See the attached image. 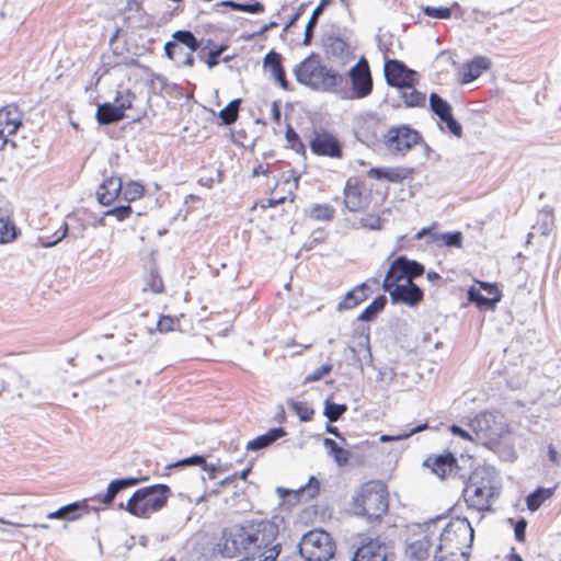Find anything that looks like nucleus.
Segmentation results:
<instances>
[{"mask_svg":"<svg viewBox=\"0 0 561 561\" xmlns=\"http://www.w3.org/2000/svg\"><path fill=\"white\" fill-rule=\"evenodd\" d=\"M286 432L283 427L271 428L265 434L260 435L247 444V450H261L271 446L277 439L284 437Z\"/></svg>","mask_w":561,"mask_h":561,"instance_id":"nucleus-25","label":"nucleus"},{"mask_svg":"<svg viewBox=\"0 0 561 561\" xmlns=\"http://www.w3.org/2000/svg\"><path fill=\"white\" fill-rule=\"evenodd\" d=\"M479 284L480 288L471 287L468 290V299L476 302L480 308L494 309L501 299L497 288L489 283Z\"/></svg>","mask_w":561,"mask_h":561,"instance_id":"nucleus-19","label":"nucleus"},{"mask_svg":"<svg viewBox=\"0 0 561 561\" xmlns=\"http://www.w3.org/2000/svg\"><path fill=\"white\" fill-rule=\"evenodd\" d=\"M443 522L442 517L431 519L423 525H417V531L410 539L405 554L411 561H425L428 559L433 542L437 537L439 530V523Z\"/></svg>","mask_w":561,"mask_h":561,"instance_id":"nucleus-9","label":"nucleus"},{"mask_svg":"<svg viewBox=\"0 0 561 561\" xmlns=\"http://www.w3.org/2000/svg\"><path fill=\"white\" fill-rule=\"evenodd\" d=\"M424 466L430 468L442 480L451 474L456 476L459 469L456 458L451 453L430 456L424 461Z\"/></svg>","mask_w":561,"mask_h":561,"instance_id":"nucleus-17","label":"nucleus"},{"mask_svg":"<svg viewBox=\"0 0 561 561\" xmlns=\"http://www.w3.org/2000/svg\"><path fill=\"white\" fill-rule=\"evenodd\" d=\"M359 225L362 228L369 230H380L381 229V218L374 214H366L359 219Z\"/></svg>","mask_w":561,"mask_h":561,"instance_id":"nucleus-49","label":"nucleus"},{"mask_svg":"<svg viewBox=\"0 0 561 561\" xmlns=\"http://www.w3.org/2000/svg\"><path fill=\"white\" fill-rule=\"evenodd\" d=\"M474 531L466 517H457L445 526L439 524L433 561H468Z\"/></svg>","mask_w":561,"mask_h":561,"instance_id":"nucleus-2","label":"nucleus"},{"mask_svg":"<svg viewBox=\"0 0 561 561\" xmlns=\"http://www.w3.org/2000/svg\"><path fill=\"white\" fill-rule=\"evenodd\" d=\"M123 183L119 178H108L103 181L96 191V197L100 204L111 205L122 193Z\"/></svg>","mask_w":561,"mask_h":561,"instance_id":"nucleus-21","label":"nucleus"},{"mask_svg":"<svg viewBox=\"0 0 561 561\" xmlns=\"http://www.w3.org/2000/svg\"><path fill=\"white\" fill-rule=\"evenodd\" d=\"M125 113H122L114 103H103L96 108V119L101 125H108L122 121Z\"/></svg>","mask_w":561,"mask_h":561,"instance_id":"nucleus-28","label":"nucleus"},{"mask_svg":"<svg viewBox=\"0 0 561 561\" xmlns=\"http://www.w3.org/2000/svg\"><path fill=\"white\" fill-rule=\"evenodd\" d=\"M310 149L317 156L341 158L342 149L339 140L325 130L314 131L310 138Z\"/></svg>","mask_w":561,"mask_h":561,"instance_id":"nucleus-15","label":"nucleus"},{"mask_svg":"<svg viewBox=\"0 0 561 561\" xmlns=\"http://www.w3.org/2000/svg\"><path fill=\"white\" fill-rule=\"evenodd\" d=\"M368 204L367 195H364L358 185L347 181L344 190V205L350 211H358Z\"/></svg>","mask_w":561,"mask_h":561,"instance_id":"nucleus-22","label":"nucleus"},{"mask_svg":"<svg viewBox=\"0 0 561 561\" xmlns=\"http://www.w3.org/2000/svg\"><path fill=\"white\" fill-rule=\"evenodd\" d=\"M286 140L290 148L297 153H305V145L290 125H288L286 129Z\"/></svg>","mask_w":561,"mask_h":561,"instance_id":"nucleus-48","label":"nucleus"},{"mask_svg":"<svg viewBox=\"0 0 561 561\" xmlns=\"http://www.w3.org/2000/svg\"><path fill=\"white\" fill-rule=\"evenodd\" d=\"M240 11L249 13H261L264 11V5L259 1H254L252 3H240Z\"/></svg>","mask_w":561,"mask_h":561,"instance_id":"nucleus-58","label":"nucleus"},{"mask_svg":"<svg viewBox=\"0 0 561 561\" xmlns=\"http://www.w3.org/2000/svg\"><path fill=\"white\" fill-rule=\"evenodd\" d=\"M170 489L164 484H154L138 489L126 505L123 503L119 508H125L137 517H148L151 513L161 510L168 501Z\"/></svg>","mask_w":561,"mask_h":561,"instance_id":"nucleus-6","label":"nucleus"},{"mask_svg":"<svg viewBox=\"0 0 561 561\" xmlns=\"http://www.w3.org/2000/svg\"><path fill=\"white\" fill-rule=\"evenodd\" d=\"M227 46H220L216 49H211L208 53V58L206 59V65L209 69L214 68L219 62L220 55L226 50Z\"/></svg>","mask_w":561,"mask_h":561,"instance_id":"nucleus-56","label":"nucleus"},{"mask_svg":"<svg viewBox=\"0 0 561 561\" xmlns=\"http://www.w3.org/2000/svg\"><path fill=\"white\" fill-rule=\"evenodd\" d=\"M332 0H320L318 5L314 8V10L311 13V16L306 25L305 28V36H304V45H310L312 36H313V28L316 27L319 16L323 13L324 9L331 4Z\"/></svg>","mask_w":561,"mask_h":561,"instance_id":"nucleus-29","label":"nucleus"},{"mask_svg":"<svg viewBox=\"0 0 561 561\" xmlns=\"http://www.w3.org/2000/svg\"><path fill=\"white\" fill-rule=\"evenodd\" d=\"M164 53L170 59L174 60L179 66H182V67H193L194 66L193 53L184 51V47H182L178 43H165Z\"/></svg>","mask_w":561,"mask_h":561,"instance_id":"nucleus-26","label":"nucleus"},{"mask_svg":"<svg viewBox=\"0 0 561 561\" xmlns=\"http://www.w3.org/2000/svg\"><path fill=\"white\" fill-rule=\"evenodd\" d=\"M80 504L79 503H71L68 505H65L60 507L59 510L51 512L47 515L48 519H68V520H75L78 517L72 515L77 510H79Z\"/></svg>","mask_w":561,"mask_h":561,"instance_id":"nucleus-40","label":"nucleus"},{"mask_svg":"<svg viewBox=\"0 0 561 561\" xmlns=\"http://www.w3.org/2000/svg\"><path fill=\"white\" fill-rule=\"evenodd\" d=\"M552 495L550 489L539 488L535 492L530 493L526 499V504L529 511H537L541 504Z\"/></svg>","mask_w":561,"mask_h":561,"instance_id":"nucleus-35","label":"nucleus"},{"mask_svg":"<svg viewBox=\"0 0 561 561\" xmlns=\"http://www.w3.org/2000/svg\"><path fill=\"white\" fill-rule=\"evenodd\" d=\"M150 287L153 293H161L163 288V284L161 278L153 276Z\"/></svg>","mask_w":561,"mask_h":561,"instance_id":"nucleus-63","label":"nucleus"},{"mask_svg":"<svg viewBox=\"0 0 561 561\" xmlns=\"http://www.w3.org/2000/svg\"><path fill=\"white\" fill-rule=\"evenodd\" d=\"M403 170L400 169H388L385 173V179H387L390 182H399L405 178L404 174H402Z\"/></svg>","mask_w":561,"mask_h":561,"instance_id":"nucleus-59","label":"nucleus"},{"mask_svg":"<svg viewBox=\"0 0 561 561\" xmlns=\"http://www.w3.org/2000/svg\"><path fill=\"white\" fill-rule=\"evenodd\" d=\"M287 404L299 416L300 421L308 422L312 419L314 411L307 403L290 399Z\"/></svg>","mask_w":561,"mask_h":561,"instance_id":"nucleus-39","label":"nucleus"},{"mask_svg":"<svg viewBox=\"0 0 561 561\" xmlns=\"http://www.w3.org/2000/svg\"><path fill=\"white\" fill-rule=\"evenodd\" d=\"M324 54L328 58L345 64L352 57V47L347 38L335 32L327 33L322 38Z\"/></svg>","mask_w":561,"mask_h":561,"instance_id":"nucleus-13","label":"nucleus"},{"mask_svg":"<svg viewBox=\"0 0 561 561\" xmlns=\"http://www.w3.org/2000/svg\"><path fill=\"white\" fill-rule=\"evenodd\" d=\"M423 12L434 19H449L451 16V10L449 8H434L426 5L423 8Z\"/></svg>","mask_w":561,"mask_h":561,"instance_id":"nucleus-51","label":"nucleus"},{"mask_svg":"<svg viewBox=\"0 0 561 561\" xmlns=\"http://www.w3.org/2000/svg\"><path fill=\"white\" fill-rule=\"evenodd\" d=\"M387 304L386 296L381 295L376 297L369 306H367L364 311L358 317L362 321H371L381 310H383Z\"/></svg>","mask_w":561,"mask_h":561,"instance_id":"nucleus-33","label":"nucleus"},{"mask_svg":"<svg viewBox=\"0 0 561 561\" xmlns=\"http://www.w3.org/2000/svg\"><path fill=\"white\" fill-rule=\"evenodd\" d=\"M294 75L299 83L321 92H334L344 81L342 75L324 66L316 54L297 65Z\"/></svg>","mask_w":561,"mask_h":561,"instance_id":"nucleus-4","label":"nucleus"},{"mask_svg":"<svg viewBox=\"0 0 561 561\" xmlns=\"http://www.w3.org/2000/svg\"><path fill=\"white\" fill-rule=\"evenodd\" d=\"M282 59L280 54L275 50H270L264 57L263 66L271 72V76L278 82L280 88L288 91L290 90V85L282 66Z\"/></svg>","mask_w":561,"mask_h":561,"instance_id":"nucleus-20","label":"nucleus"},{"mask_svg":"<svg viewBox=\"0 0 561 561\" xmlns=\"http://www.w3.org/2000/svg\"><path fill=\"white\" fill-rule=\"evenodd\" d=\"M500 480L491 467H478L469 477L463 489V499L469 508L478 512L490 511L499 496Z\"/></svg>","mask_w":561,"mask_h":561,"instance_id":"nucleus-3","label":"nucleus"},{"mask_svg":"<svg viewBox=\"0 0 561 561\" xmlns=\"http://www.w3.org/2000/svg\"><path fill=\"white\" fill-rule=\"evenodd\" d=\"M430 107L440 121L451 114L450 104L436 93L430 95Z\"/></svg>","mask_w":561,"mask_h":561,"instance_id":"nucleus-34","label":"nucleus"},{"mask_svg":"<svg viewBox=\"0 0 561 561\" xmlns=\"http://www.w3.org/2000/svg\"><path fill=\"white\" fill-rule=\"evenodd\" d=\"M347 410L345 404H337L327 400L324 402L323 414L330 422H336Z\"/></svg>","mask_w":561,"mask_h":561,"instance_id":"nucleus-43","label":"nucleus"},{"mask_svg":"<svg viewBox=\"0 0 561 561\" xmlns=\"http://www.w3.org/2000/svg\"><path fill=\"white\" fill-rule=\"evenodd\" d=\"M526 526H527V523H526L525 519H519L516 523L515 528H514V533H515V538L518 541H524L525 540Z\"/></svg>","mask_w":561,"mask_h":561,"instance_id":"nucleus-61","label":"nucleus"},{"mask_svg":"<svg viewBox=\"0 0 561 561\" xmlns=\"http://www.w3.org/2000/svg\"><path fill=\"white\" fill-rule=\"evenodd\" d=\"M21 124V113L15 105H7L0 110V129L8 135L15 134Z\"/></svg>","mask_w":561,"mask_h":561,"instance_id":"nucleus-24","label":"nucleus"},{"mask_svg":"<svg viewBox=\"0 0 561 561\" xmlns=\"http://www.w3.org/2000/svg\"><path fill=\"white\" fill-rule=\"evenodd\" d=\"M350 78L355 98L363 99L370 94L373 90V79L369 66L365 59H362L351 68Z\"/></svg>","mask_w":561,"mask_h":561,"instance_id":"nucleus-16","label":"nucleus"},{"mask_svg":"<svg viewBox=\"0 0 561 561\" xmlns=\"http://www.w3.org/2000/svg\"><path fill=\"white\" fill-rule=\"evenodd\" d=\"M431 241L440 247L460 248L462 243V233L460 231L433 232L431 234Z\"/></svg>","mask_w":561,"mask_h":561,"instance_id":"nucleus-30","label":"nucleus"},{"mask_svg":"<svg viewBox=\"0 0 561 561\" xmlns=\"http://www.w3.org/2000/svg\"><path fill=\"white\" fill-rule=\"evenodd\" d=\"M392 304H404L410 307L417 305L423 299L422 289L413 282L407 280L387 290Z\"/></svg>","mask_w":561,"mask_h":561,"instance_id":"nucleus-18","label":"nucleus"},{"mask_svg":"<svg viewBox=\"0 0 561 561\" xmlns=\"http://www.w3.org/2000/svg\"><path fill=\"white\" fill-rule=\"evenodd\" d=\"M320 491V482L316 477H310L309 481L306 485L300 486L297 490V494L301 500H312L314 499Z\"/></svg>","mask_w":561,"mask_h":561,"instance_id":"nucleus-38","label":"nucleus"},{"mask_svg":"<svg viewBox=\"0 0 561 561\" xmlns=\"http://www.w3.org/2000/svg\"><path fill=\"white\" fill-rule=\"evenodd\" d=\"M60 229H61L60 234L57 238H55L54 240H50L49 238L45 239L44 237H39L38 241L41 242L42 247L49 248V247L57 244L59 241H61L68 232V225L66 222H62Z\"/></svg>","mask_w":561,"mask_h":561,"instance_id":"nucleus-54","label":"nucleus"},{"mask_svg":"<svg viewBox=\"0 0 561 561\" xmlns=\"http://www.w3.org/2000/svg\"><path fill=\"white\" fill-rule=\"evenodd\" d=\"M391 557L390 546L379 539H369L356 549L353 561H390Z\"/></svg>","mask_w":561,"mask_h":561,"instance_id":"nucleus-14","label":"nucleus"},{"mask_svg":"<svg viewBox=\"0 0 561 561\" xmlns=\"http://www.w3.org/2000/svg\"><path fill=\"white\" fill-rule=\"evenodd\" d=\"M352 507L357 516L366 517L369 522L380 520L388 511L386 485L379 481L365 483L353 497Z\"/></svg>","mask_w":561,"mask_h":561,"instance_id":"nucleus-5","label":"nucleus"},{"mask_svg":"<svg viewBox=\"0 0 561 561\" xmlns=\"http://www.w3.org/2000/svg\"><path fill=\"white\" fill-rule=\"evenodd\" d=\"M360 300L356 299L354 296V293L350 291L346 294L344 299V307L345 308H353L359 304Z\"/></svg>","mask_w":561,"mask_h":561,"instance_id":"nucleus-62","label":"nucleus"},{"mask_svg":"<svg viewBox=\"0 0 561 561\" xmlns=\"http://www.w3.org/2000/svg\"><path fill=\"white\" fill-rule=\"evenodd\" d=\"M205 463H206V460L203 456L194 455V456L184 458L182 460H179L178 462L171 465L170 468H178V467H185V466H201L203 469Z\"/></svg>","mask_w":561,"mask_h":561,"instance_id":"nucleus-52","label":"nucleus"},{"mask_svg":"<svg viewBox=\"0 0 561 561\" xmlns=\"http://www.w3.org/2000/svg\"><path fill=\"white\" fill-rule=\"evenodd\" d=\"M180 319L176 317L173 318L170 316H161L157 322L156 329H150L149 333L152 334L154 331L160 333H168L174 331Z\"/></svg>","mask_w":561,"mask_h":561,"instance_id":"nucleus-46","label":"nucleus"},{"mask_svg":"<svg viewBox=\"0 0 561 561\" xmlns=\"http://www.w3.org/2000/svg\"><path fill=\"white\" fill-rule=\"evenodd\" d=\"M173 41L170 43H178L182 47H187L191 53L196 51L201 44L191 31H176L173 35Z\"/></svg>","mask_w":561,"mask_h":561,"instance_id":"nucleus-31","label":"nucleus"},{"mask_svg":"<svg viewBox=\"0 0 561 561\" xmlns=\"http://www.w3.org/2000/svg\"><path fill=\"white\" fill-rule=\"evenodd\" d=\"M277 537L278 526L274 522H251L234 533H225L224 546L228 553L239 552L257 561H275L282 550Z\"/></svg>","mask_w":561,"mask_h":561,"instance_id":"nucleus-1","label":"nucleus"},{"mask_svg":"<svg viewBox=\"0 0 561 561\" xmlns=\"http://www.w3.org/2000/svg\"><path fill=\"white\" fill-rule=\"evenodd\" d=\"M323 445L329 450V454L333 456L335 462L343 467L348 463L350 451L341 448L335 440L332 438H324Z\"/></svg>","mask_w":561,"mask_h":561,"instance_id":"nucleus-32","label":"nucleus"},{"mask_svg":"<svg viewBox=\"0 0 561 561\" xmlns=\"http://www.w3.org/2000/svg\"><path fill=\"white\" fill-rule=\"evenodd\" d=\"M385 173H386V170H382V169H379V168H373L368 171V175L370 178H375V179H385Z\"/></svg>","mask_w":561,"mask_h":561,"instance_id":"nucleus-64","label":"nucleus"},{"mask_svg":"<svg viewBox=\"0 0 561 561\" xmlns=\"http://www.w3.org/2000/svg\"><path fill=\"white\" fill-rule=\"evenodd\" d=\"M135 99V93L129 89L118 90L115 95L114 104L118 106L122 113H125L126 110L131 108Z\"/></svg>","mask_w":561,"mask_h":561,"instance_id":"nucleus-41","label":"nucleus"},{"mask_svg":"<svg viewBox=\"0 0 561 561\" xmlns=\"http://www.w3.org/2000/svg\"><path fill=\"white\" fill-rule=\"evenodd\" d=\"M401 98L403 99L404 103L412 107V106H420L425 103L426 96L424 93H421L413 89L411 87L410 89H403Z\"/></svg>","mask_w":561,"mask_h":561,"instance_id":"nucleus-44","label":"nucleus"},{"mask_svg":"<svg viewBox=\"0 0 561 561\" xmlns=\"http://www.w3.org/2000/svg\"><path fill=\"white\" fill-rule=\"evenodd\" d=\"M203 470L207 472L209 479H215L218 473L227 471L228 467L224 465H209L206 462Z\"/></svg>","mask_w":561,"mask_h":561,"instance_id":"nucleus-57","label":"nucleus"},{"mask_svg":"<svg viewBox=\"0 0 561 561\" xmlns=\"http://www.w3.org/2000/svg\"><path fill=\"white\" fill-rule=\"evenodd\" d=\"M334 208L329 204H318L311 209L310 216L316 220L330 221L334 216Z\"/></svg>","mask_w":561,"mask_h":561,"instance_id":"nucleus-45","label":"nucleus"},{"mask_svg":"<svg viewBox=\"0 0 561 561\" xmlns=\"http://www.w3.org/2000/svg\"><path fill=\"white\" fill-rule=\"evenodd\" d=\"M383 73L389 85L400 89H410L416 81V72L396 59L386 61Z\"/></svg>","mask_w":561,"mask_h":561,"instance_id":"nucleus-12","label":"nucleus"},{"mask_svg":"<svg viewBox=\"0 0 561 561\" xmlns=\"http://www.w3.org/2000/svg\"><path fill=\"white\" fill-rule=\"evenodd\" d=\"M428 427L427 423H422L413 428H410L409 431H404V432H399L394 435H381L380 436V440L382 443H387V442H394V440H401V439H405L410 436H412L413 434L415 433H419V432H422L424 430H426Z\"/></svg>","mask_w":561,"mask_h":561,"instance_id":"nucleus-47","label":"nucleus"},{"mask_svg":"<svg viewBox=\"0 0 561 561\" xmlns=\"http://www.w3.org/2000/svg\"><path fill=\"white\" fill-rule=\"evenodd\" d=\"M241 100H232L226 107L219 112V117L225 125H231L238 119Z\"/></svg>","mask_w":561,"mask_h":561,"instance_id":"nucleus-36","label":"nucleus"},{"mask_svg":"<svg viewBox=\"0 0 561 561\" xmlns=\"http://www.w3.org/2000/svg\"><path fill=\"white\" fill-rule=\"evenodd\" d=\"M424 267L416 261H410L404 256L397 257L388 268L382 284L383 290H390V287L413 282V278L422 275Z\"/></svg>","mask_w":561,"mask_h":561,"instance_id":"nucleus-10","label":"nucleus"},{"mask_svg":"<svg viewBox=\"0 0 561 561\" xmlns=\"http://www.w3.org/2000/svg\"><path fill=\"white\" fill-rule=\"evenodd\" d=\"M473 434V443L491 447L497 443L506 431L504 417L501 414L484 412L478 414L469 423Z\"/></svg>","mask_w":561,"mask_h":561,"instance_id":"nucleus-7","label":"nucleus"},{"mask_svg":"<svg viewBox=\"0 0 561 561\" xmlns=\"http://www.w3.org/2000/svg\"><path fill=\"white\" fill-rule=\"evenodd\" d=\"M131 211L133 209L129 205H124L111 208L106 210L104 215L115 217L118 221H123L130 216Z\"/></svg>","mask_w":561,"mask_h":561,"instance_id":"nucleus-50","label":"nucleus"},{"mask_svg":"<svg viewBox=\"0 0 561 561\" xmlns=\"http://www.w3.org/2000/svg\"><path fill=\"white\" fill-rule=\"evenodd\" d=\"M421 139L417 130L407 125H401L388 129L383 136V144L389 152L396 156H404Z\"/></svg>","mask_w":561,"mask_h":561,"instance_id":"nucleus-11","label":"nucleus"},{"mask_svg":"<svg viewBox=\"0 0 561 561\" xmlns=\"http://www.w3.org/2000/svg\"><path fill=\"white\" fill-rule=\"evenodd\" d=\"M450 432L454 434V435H458L460 436L461 438L463 439H468V440H471L473 442V434L471 432V428L470 430H463L461 428L460 426L458 425H453L450 427Z\"/></svg>","mask_w":561,"mask_h":561,"instance_id":"nucleus-60","label":"nucleus"},{"mask_svg":"<svg viewBox=\"0 0 561 561\" xmlns=\"http://www.w3.org/2000/svg\"><path fill=\"white\" fill-rule=\"evenodd\" d=\"M443 123L447 125L449 131L456 137L462 136V127L461 125L454 118L453 114L442 119Z\"/></svg>","mask_w":561,"mask_h":561,"instance_id":"nucleus-55","label":"nucleus"},{"mask_svg":"<svg viewBox=\"0 0 561 561\" xmlns=\"http://www.w3.org/2000/svg\"><path fill=\"white\" fill-rule=\"evenodd\" d=\"M139 482L140 479L138 478H123L111 481L105 495L101 499V503L110 505L121 491L137 485Z\"/></svg>","mask_w":561,"mask_h":561,"instance_id":"nucleus-27","label":"nucleus"},{"mask_svg":"<svg viewBox=\"0 0 561 561\" xmlns=\"http://www.w3.org/2000/svg\"><path fill=\"white\" fill-rule=\"evenodd\" d=\"M144 186L138 182H128L123 186L122 194L126 202H134L144 195Z\"/></svg>","mask_w":561,"mask_h":561,"instance_id":"nucleus-42","label":"nucleus"},{"mask_svg":"<svg viewBox=\"0 0 561 561\" xmlns=\"http://www.w3.org/2000/svg\"><path fill=\"white\" fill-rule=\"evenodd\" d=\"M299 553L306 561H329L335 553V543L329 533L313 529L302 536Z\"/></svg>","mask_w":561,"mask_h":561,"instance_id":"nucleus-8","label":"nucleus"},{"mask_svg":"<svg viewBox=\"0 0 561 561\" xmlns=\"http://www.w3.org/2000/svg\"><path fill=\"white\" fill-rule=\"evenodd\" d=\"M491 62L486 57H476L472 61L463 64L460 68L462 83H469L478 79L481 73L489 69Z\"/></svg>","mask_w":561,"mask_h":561,"instance_id":"nucleus-23","label":"nucleus"},{"mask_svg":"<svg viewBox=\"0 0 561 561\" xmlns=\"http://www.w3.org/2000/svg\"><path fill=\"white\" fill-rule=\"evenodd\" d=\"M16 238V228L7 216H0V243L11 242Z\"/></svg>","mask_w":561,"mask_h":561,"instance_id":"nucleus-37","label":"nucleus"},{"mask_svg":"<svg viewBox=\"0 0 561 561\" xmlns=\"http://www.w3.org/2000/svg\"><path fill=\"white\" fill-rule=\"evenodd\" d=\"M332 370V364L327 363L321 367L313 370L305 378V383L314 382L320 380L323 376L328 375Z\"/></svg>","mask_w":561,"mask_h":561,"instance_id":"nucleus-53","label":"nucleus"}]
</instances>
